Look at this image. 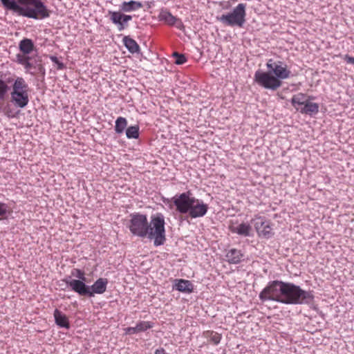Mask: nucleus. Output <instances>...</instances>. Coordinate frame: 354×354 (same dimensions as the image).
Returning <instances> with one entry per match:
<instances>
[{"label":"nucleus","instance_id":"1","mask_svg":"<svg viewBox=\"0 0 354 354\" xmlns=\"http://www.w3.org/2000/svg\"><path fill=\"white\" fill-rule=\"evenodd\" d=\"M259 297L261 301H274L285 304H308L313 295L292 283L272 281L261 290Z\"/></svg>","mask_w":354,"mask_h":354},{"label":"nucleus","instance_id":"2","mask_svg":"<svg viewBox=\"0 0 354 354\" xmlns=\"http://www.w3.org/2000/svg\"><path fill=\"white\" fill-rule=\"evenodd\" d=\"M266 66L269 71L258 70L254 76V82L266 89L277 90L282 84L281 80L288 78L291 73L287 65L281 61L274 62L270 59L266 63Z\"/></svg>","mask_w":354,"mask_h":354},{"label":"nucleus","instance_id":"3","mask_svg":"<svg viewBox=\"0 0 354 354\" xmlns=\"http://www.w3.org/2000/svg\"><path fill=\"white\" fill-rule=\"evenodd\" d=\"M3 6L19 15L34 19L50 17V11L43 0H0Z\"/></svg>","mask_w":354,"mask_h":354},{"label":"nucleus","instance_id":"4","mask_svg":"<svg viewBox=\"0 0 354 354\" xmlns=\"http://www.w3.org/2000/svg\"><path fill=\"white\" fill-rule=\"evenodd\" d=\"M165 216L162 213H156L151 216L150 222H148L147 239L153 241L155 246H160L166 241Z\"/></svg>","mask_w":354,"mask_h":354},{"label":"nucleus","instance_id":"5","mask_svg":"<svg viewBox=\"0 0 354 354\" xmlns=\"http://www.w3.org/2000/svg\"><path fill=\"white\" fill-rule=\"evenodd\" d=\"M315 97L304 93H298L291 98V104L295 110L301 114L311 117L316 115L319 109V105L313 102Z\"/></svg>","mask_w":354,"mask_h":354},{"label":"nucleus","instance_id":"6","mask_svg":"<svg viewBox=\"0 0 354 354\" xmlns=\"http://www.w3.org/2000/svg\"><path fill=\"white\" fill-rule=\"evenodd\" d=\"M246 4L239 3L232 12L222 15L218 20L225 26L241 28L245 22Z\"/></svg>","mask_w":354,"mask_h":354},{"label":"nucleus","instance_id":"7","mask_svg":"<svg viewBox=\"0 0 354 354\" xmlns=\"http://www.w3.org/2000/svg\"><path fill=\"white\" fill-rule=\"evenodd\" d=\"M129 229L131 233L139 238L145 239L148 235V219L147 215L140 213L131 214Z\"/></svg>","mask_w":354,"mask_h":354},{"label":"nucleus","instance_id":"8","mask_svg":"<svg viewBox=\"0 0 354 354\" xmlns=\"http://www.w3.org/2000/svg\"><path fill=\"white\" fill-rule=\"evenodd\" d=\"M19 48L21 53L17 55V62L22 65L26 71H30L33 68L30 62V57L28 56L35 49V44L32 39L24 38L20 41Z\"/></svg>","mask_w":354,"mask_h":354},{"label":"nucleus","instance_id":"9","mask_svg":"<svg viewBox=\"0 0 354 354\" xmlns=\"http://www.w3.org/2000/svg\"><path fill=\"white\" fill-rule=\"evenodd\" d=\"M194 198L192 192L187 191L180 194H176L171 198L165 199L163 202L171 207L172 203L175 205L176 211L182 214H187L192 200Z\"/></svg>","mask_w":354,"mask_h":354},{"label":"nucleus","instance_id":"10","mask_svg":"<svg viewBox=\"0 0 354 354\" xmlns=\"http://www.w3.org/2000/svg\"><path fill=\"white\" fill-rule=\"evenodd\" d=\"M251 223L253 224L257 235L259 237L270 239L273 236L272 223L271 221L268 219L266 216L259 214H255L251 220Z\"/></svg>","mask_w":354,"mask_h":354},{"label":"nucleus","instance_id":"11","mask_svg":"<svg viewBox=\"0 0 354 354\" xmlns=\"http://www.w3.org/2000/svg\"><path fill=\"white\" fill-rule=\"evenodd\" d=\"M8 88L7 83L0 79V112L9 118H13L17 116L19 111H16L9 102L6 104L3 102L6 98Z\"/></svg>","mask_w":354,"mask_h":354},{"label":"nucleus","instance_id":"12","mask_svg":"<svg viewBox=\"0 0 354 354\" xmlns=\"http://www.w3.org/2000/svg\"><path fill=\"white\" fill-rule=\"evenodd\" d=\"M160 21L169 26H174L178 30H183L185 26L182 20L174 16L167 8H162L158 16Z\"/></svg>","mask_w":354,"mask_h":354},{"label":"nucleus","instance_id":"13","mask_svg":"<svg viewBox=\"0 0 354 354\" xmlns=\"http://www.w3.org/2000/svg\"><path fill=\"white\" fill-rule=\"evenodd\" d=\"M208 209L209 207L207 204L205 203L202 200L194 197L187 214L191 218H200L204 216L207 214Z\"/></svg>","mask_w":354,"mask_h":354},{"label":"nucleus","instance_id":"14","mask_svg":"<svg viewBox=\"0 0 354 354\" xmlns=\"http://www.w3.org/2000/svg\"><path fill=\"white\" fill-rule=\"evenodd\" d=\"M110 20L118 26L120 31L123 30L129 21L132 19L131 15H125L118 11H109Z\"/></svg>","mask_w":354,"mask_h":354},{"label":"nucleus","instance_id":"15","mask_svg":"<svg viewBox=\"0 0 354 354\" xmlns=\"http://www.w3.org/2000/svg\"><path fill=\"white\" fill-rule=\"evenodd\" d=\"M228 228L231 232L243 236H249L252 230V227L249 223H240L237 219L231 220Z\"/></svg>","mask_w":354,"mask_h":354},{"label":"nucleus","instance_id":"16","mask_svg":"<svg viewBox=\"0 0 354 354\" xmlns=\"http://www.w3.org/2000/svg\"><path fill=\"white\" fill-rule=\"evenodd\" d=\"M85 281L77 279L65 280L66 283L72 290L78 293L80 295L88 296V289L90 286H86Z\"/></svg>","mask_w":354,"mask_h":354},{"label":"nucleus","instance_id":"17","mask_svg":"<svg viewBox=\"0 0 354 354\" xmlns=\"http://www.w3.org/2000/svg\"><path fill=\"white\" fill-rule=\"evenodd\" d=\"M10 102L20 109L25 108L29 103L28 92L10 93Z\"/></svg>","mask_w":354,"mask_h":354},{"label":"nucleus","instance_id":"18","mask_svg":"<svg viewBox=\"0 0 354 354\" xmlns=\"http://www.w3.org/2000/svg\"><path fill=\"white\" fill-rule=\"evenodd\" d=\"M107 284V279H98L91 286H90V289H88V297H93L95 294H103L106 290Z\"/></svg>","mask_w":354,"mask_h":354},{"label":"nucleus","instance_id":"19","mask_svg":"<svg viewBox=\"0 0 354 354\" xmlns=\"http://www.w3.org/2000/svg\"><path fill=\"white\" fill-rule=\"evenodd\" d=\"M29 86L26 82L25 79L22 77H17L13 81L12 86V91L10 93H18V92H28Z\"/></svg>","mask_w":354,"mask_h":354},{"label":"nucleus","instance_id":"20","mask_svg":"<svg viewBox=\"0 0 354 354\" xmlns=\"http://www.w3.org/2000/svg\"><path fill=\"white\" fill-rule=\"evenodd\" d=\"M120 10L125 12L138 10L142 8V3L137 1H124L120 6Z\"/></svg>","mask_w":354,"mask_h":354},{"label":"nucleus","instance_id":"21","mask_svg":"<svg viewBox=\"0 0 354 354\" xmlns=\"http://www.w3.org/2000/svg\"><path fill=\"white\" fill-rule=\"evenodd\" d=\"M123 44L127 50L132 54L140 52V46L137 41L130 36H124L122 39Z\"/></svg>","mask_w":354,"mask_h":354},{"label":"nucleus","instance_id":"22","mask_svg":"<svg viewBox=\"0 0 354 354\" xmlns=\"http://www.w3.org/2000/svg\"><path fill=\"white\" fill-rule=\"evenodd\" d=\"M174 286L176 290L183 292L190 293L194 289L192 282L185 279H176Z\"/></svg>","mask_w":354,"mask_h":354},{"label":"nucleus","instance_id":"23","mask_svg":"<svg viewBox=\"0 0 354 354\" xmlns=\"http://www.w3.org/2000/svg\"><path fill=\"white\" fill-rule=\"evenodd\" d=\"M227 261L232 264H236L241 261L243 254L241 252L236 249L230 250L226 255Z\"/></svg>","mask_w":354,"mask_h":354},{"label":"nucleus","instance_id":"24","mask_svg":"<svg viewBox=\"0 0 354 354\" xmlns=\"http://www.w3.org/2000/svg\"><path fill=\"white\" fill-rule=\"evenodd\" d=\"M54 317L56 324L64 328H68L69 323L67 317L60 310L56 309L54 312Z\"/></svg>","mask_w":354,"mask_h":354},{"label":"nucleus","instance_id":"25","mask_svg":"<svg viewBox=\"0 0 354 354\" xmlns=\"http://www.w3.org/2000/svg\"><path fill=\"white\" fill-rule=\"evenodd\" d=\"M127 126V120L125 118L118 117L115 120V131L117 133H122Z\"/></svg>","mask_w":354,"mask_h":354},{"label":"nucleus","instance_id":"26","mask_svg":"<svg viewBox=\"0 0 354 354\" xmlns=\"http://www.w3.org/2000/svg\"><path fill=\"white\" fill-rule=\"evenodd\" d=\"M126 136L129 139H138L140 136V128L138 125L130 126L126 129Z\"/></svg>","mask_w":354,"mask_h":354},{"label":"nucleus","instance_id":"27","mask_svg":"<svg viewBox=\"0 0 354 354\" xmlns=\"http://www.w3.org/2000/svg\"><path fill=\"white\" fill-rule=\"evenodd\" d=\"M12 212L8 204L0 202V221L6 219Z\"/></svg>","mask_w":354,"mask_h":354},{"label":"nucleus","instance_id":"28","mask_svg":"<svg viewBox=\"0 0 354 354\" xmlns=\"http://www.w3.org/2000/svg\"><path fill=\"white\" fill-rule=\"evenodd\" d=\"M152 326L153 325L151 322L142 321L139 322L136 325V328H129L128 330L129 331L132 329L134 330V332H144L145 330H147L148 329H150L152 327Z\"/></svg>","mask_w":354,"mask_h":354},{"label":"nucleus","instance_id":"29","mask_svg":"<svg viewBox=\"0 0 354 354\" xmlns=\"http://www.w3.org/2000/svg\"><path fill=\"white\" fill-rule=\"evenodd\" d=\"M172 56L176 58L174 63L177 65H181L187 62V57L183 54L174 52Z\"/></svg>","mask_w":354,"mask_h":354},{"label":"nucleus","instance_id":"30","mask_svg":"<svg viewBox=\"0 0 354 354\" xmlns=\"http://www.w3.org/2000/svg\"><path fill=\"white\" fill-rule=\"evenodd\" d=\"M71 274L77 278V280L86 281L85 273L84 270L79 268H73L71 271Z\"/></svg>","mask_w":354,"mask_h":354},{"label":"nucleus","instance_id":"31","mask_svg":"<svg viewBox=\"0 0 354 354\" xmlns=\"http://www.w3.org/2000/svg\"><path fill=\"white\" fill-rule=\"evenodd\" d=\"M50 60L57 65V70H62L65 68V65L63 62L59 61V59L54 55L50 56Z\"/></svg>","mask_w":354,"mask_h":354},{"label":"nucleus","instance_id":"32","mask_svg":"<svg viewBox=\"0 0 354 354\" xmlns=\"http://www.w3.org/2000/svg\"><path fill=\"white\" fill-rule=\"evenodd\" d=\"M221 339V335L220 333H215V335L211 338V340L214 343V344H218Z\"/></svg>","mask_w":354,"mask_h":354},{"label":"nucleus","instance_id":"33","mask_svg":"<svg viewBox=\"0 0 354 354\" xmlns=\"http://www.w3.org/2000/svg\"><path fill=\"white\" fill-rule=\"evenodd\" d=\"M344 60L347 64H353L354 63V57H351L348 55H345Z\"/></svg>","mask_w":354,"mask_h":354},{"label":"nucleus","instance_id":"34","mask_svg":"<svg viewBox=\"0 0 354 354\" xmlns=\"http://www.w3.org/2000/svg\"><path fill=\"white\" fill-rule=\"evenodd\" d=\"M221 6H222V8L223 9L227 10L231 7L232 4H231L230 1H224V2L221 3Z\"/></svg>","mask_w":354,"mask_h":354},{"label":"nucleus","instance_id":"35","mask_svg":"<svg viewBox=\"0 0 354 354\" xmlns=\"http://www.w3.org/2000/svg\"><path fill=\"white\" fill-rule=\"evenodd\" d=\"M155 354H165L164 349H158L156 351Z\"/></svg>","mask_w":354,"mask_h":354},{"label":"nucleus","instance_id":"36","mask_svg":"<svg viewBox=\"0 0 354 354\" xmlns=\"http://www.w3.org/2000/svg\"><path fill=\"white\" fill-rule=\"evenodd\" d=\"M353 65H354V62H353Z\"/></svg>","mask_w":354,"mask_h":354}]
</instances>
